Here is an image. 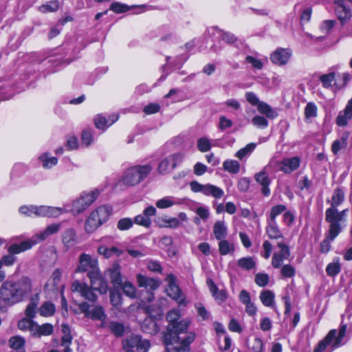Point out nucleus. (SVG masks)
Segmentation results:
<instances>
[{
    "label": "nucleus",
    "instance_id": "nucleus-36",
    "mask_svg": "<svg viewBox=\"0 0 352 352\" xmlns=\"http://www.w3.org/2000/svg\"><path fill=\"white\" fill-rule=\"evenodd\" d=\"M256 107L260 113L264 114L270 119H274L278 116L276 111L265 102L261 101Z\"/></svg>",
    "mask_w": 352,
    "mask_h": 352
},
{
    "label": "nucleus",
    "instance_id": "nucleus-10",
    "mask_svg": "<svg viewBox=\"0 0 352 352\" xmlns=\"http://www.w3.org/2000/svg\"><path fill=\"white\" fill-rule=\"evenodd\" d=\"M123 346L126 352H134L133 348H136L137 352H148L151 344L148 340H142L139 336L132 335L123 341Z\"/></svg>",
    "mask_w": 352,
    "mask_h": 352
},
{
    "label": "nucleus",
    "instance_id": "nucleus-41",
    "mask_svg": "<svg viewBox=\"0 0 352 352\" xmlns=\"http://www.w3.org/2000/svg\"><path fill=\"white\" fill-rule=\"evenodd\" d=\"M274 292L270 290L262 291L259 296V298L263 305L271 307L274 305Z\"/></svg>",
    "mask_w": 352,
    "mask_h": 352
},
{
    "label": "nucleus",
    "instance_id": "nucleus-42",
    "mask_svg": "<svg viewBox=\"0 0 352 352\" xmlns=\"http://www.w3.org/2000/svg\"><path fill=\"white\" fill-rule=\"evenodd\" d=\"M320 81L324 88H329L332 87L333 85L338 87L340 86L336 82V74L334 72H330L329 74L322 75L320 77Z\"/></svg>",
    "mask_w": 352,
    "mask_h": 352
},
{
    "label": "nucleus",
    "instance_id": "nucleus-50",
    "mask_svg": "<svg viewBox=\"0 0 352 352\" xmlns=\"http://www.w3.org/2000/svg\"><path fill=\"white\" fill-rule=\"evenodd\" d=\"M160 223L159 226L162 228H177L180 226V221L178 219L175 217L171 218H163L160 220Z\"/></svg>",
    "mask_w": 352,
    "mask_h": 352
},
{
    "label": "nucleus",
    "instance_id": "nucleus-18",
    "mask_svg": "<svg viewBox=\"0 0 352 352\" xmlns=\"http://www.w3.org/2000/svg\"><path fill=\"white\" fill-rule=\"evenodd\" d=\"M292 56V51L289 48L278 47L270 55L271 61L278 66L285 65Z\"/></svg>",
    "mask_w": 352,
    "mask_h": 352
},
{
    "label": "nucleus",
    "instance_id": "nucleus-16",
    "mask_svg": "<svg viewBox=\"0 0 352 352\" xmlns=\"http://www.w3.org/2000/svg\"><path fill=\"white\" fill-rule=\"evenodd\" d=\"M99 270L98 262L96 258L87 254H82L76 272H95Z\"/></svg>",
    "mask_w": 352,
    "mask_h": 352
},
{
    "label": "nucleus",
    "instance_id": "nucleus-64",
    "mask_svg": "<svg viewBox=\"0 0 352 352\" xmlns=\"http://www.w3.org/2000/svg\"><path fill=\"white\" fill-rule=\"evenodd\" d=\"M252 124L261 129H265L268 126V121L261 116H256L252 119Z\"/></svg>",
    "mask_w": 352,
    "mask_h": 352
},
{
    "label": "nucleus",
    "instance_id": "nucleus-52",
    "mask_svg": "<svg viewBox=\"0 0 352 352\" xmlns=\"http://www.w3.org/2000/svg\"><path fill=\"white\" fill-rule=\"evenodd\" d=\"M59 8L58 1H52L38 7V10L42 13L56 12Z\"/></svg>",
    "mask_w": 352,
    "mask_h": 352
},
{
    "label": "nucleus",
    "instance_id": "nucleus-17",
    "mask_svg": "<svg viewBox=\"0 0 352 352\" xmlns=\"http://www.w3.org/2000/svg\"><path fill=\"white\" fill-rule=\"evenodd\" d=\"M277 247L280 250L274 252L272 258V265L274 268H280L283 261L288 259L290 256L289 248L283 241L278 242Z\"/></svg>",
    "mask_w": 352,
    "mask_h": 352
},
{
    "label": "nucleus",
    "instance_id": "nucleus-53",
    "mask_svg": "<svg viewBox=\"0 0 352 352\" xmlns=\"http://www.w3.org/2000/svg\"><path fill=\"white\" fill-rule=\"evenodd\" d=\"M215 30L218 37L227 43L232 44L236 41V37L230 32H223L219 29H216Z\"/></svg>",
    "mask_w": 352,
    "mask_h": 352
},
{
    "label": "nucleus",
    "instance_id": "nucleus-62",
    "mask_svg": "<svg viewBox=\"0 0 352 352\" xmlns=\"http://www.w3.org/2000/svg\"><path fill=\"white\" fill-rule=\"evenodd\" d=\"M129 9L127 5L119 2H113L110 6V10L118 14L127 12Z\"/></svg>",
    "mask_w": 352,
    "mask_h": 352
},
{
    "label": "nucleus",
    "instance_id": "nucleus-11",
    "mask_svg": "<svg viewBox=\"0 0 352 352\" xmlns=\"http://www.w3.org/2000/svg\"><path fill=\"white\" fill-rule=\"evenodd\" d=\"M165 281L167 283L166 289L167 294L176 300L179 305H186V298L176 283L175 276L172 274H168Z\"/></svg>",
    "mask_w": 352,
    "mask_h": 352
},
{
    "label": "nucleus",
    "instance_id": "nucleus-51",
    "mask_svg": "<svg viewBox=\"0 0 352 352\" xmlns=\"http://www.w3.org/2000/svg\"><path fill=\"white\" fill-rule=\"evenodd\" d=\"M144 331L148 333H155L158 331V327L156 322L151 318L146 319L142 326Z\"/></svg>",
    "mask_w": 352,
    "mask_h": 352
},
{
    "label": "nucleus",
    "instance_id": "nucleus-48",
    "mask_svg": "<svg viewBox=\"0 0 352 352\" xmlns=\"http://www.w3.org/2000/svg\"><path fill=\"white\" fill-rule=\"evenodd\" d=\"M55 306L51 302H44L39 309L40 314L45 317L53 316L55 313Z\"/></svg>",
    "mask_w": 352,
    "mask_h": 352
},
{
    "label": "nucleus",
    "instance_id": "nucleus-32",
    "mask_svg": "<svg viewBox=\"0 0 352 352\" xmlns=\"http://www.w3.org/2000/svg\"><path fill=\"white\" fill-rule=\"evenodd\" d=\"M62 274V271L60 269L55 270L46 283L45 287L51 291L57 290L61 280Z\"/></svg>",
    "mask_w": 352,
    "mask_h": 352
},
{
    "label": "nucleus",
    "instance_id": "nucleus-54",
    "mask_svg": "<svg viewBox=\"0 0 352 352\" xmlns=\"http://www.w3.org/2000/svg\"><path fill=\"white\" fill-rule=\"evenodd\" d=\"M211 147V142L208 138L202 137L197 140V148L199 151L207 152L210 150Z\"/></svg>",
    "mask_w": 352,
    "mask_h": 352
},
{
    "label": "nucleus",
    "instance_id": "nucleus-34",
    "mask_svg": "<svg viewBox=\"0 0 352 352\" xmlns=\"http://www.w3.org/2000/svg\"><path fill=\"white\" fill-rule=\"evenodd\" d=\"M213 233L217 240L225 239L228 234V228L224 221H217L213 226Z\"/></svg>",
    "mask_w": 352,
    "mask_h": 352
},
{
    "label": "nucleus",
    "instance_id": "nucleus-44",
    "mask_svg": "<svg viewBox=\"0 0 352 352\" xmlns=\"http://www.w3.org/2000/svg\"><path fill=\"white\" fill-rule=\"evenodd\" d=\"M318 108L315 103L308 102L305 108V121L311 122L317 116Z\"/></svg>",
    "mask_w": 352,
    "mask_h": 352
},
{
    "label": "nucleus",
    "instance_id": "nucleus-61",
    "mask_svg": "<svg viewBox=\"0 0 352 352\" xmlns=\"http://www.w3.org/2000/svg\"><path fill=\"white\" fill-rule=\"evenodd\" d=\"M34 324V322L32 318H23L18 322V327L21 330H29L32 333V327Z\"/></svg>",
    "mask_w": 352,
    "mask_h": 352
},
{
    "label": "nucleus",
    "instance_id": "nucleus-58",
    "mask_svg": "<svg viewBox=\"0 0 352 352\" xmlns=\"http://www.w3.org/2000/svg\"><path fill=\"white\" fill-rule=\"evenodd\" d=\"M181 317L180 311L177 309H173L170 311L167 316L166 318L168 321L169 324L168 326H171L172 324L174 325L176 323L179 322L178 320Z\"/></svg>",
    "mask_w": 352,
    "mask_h": 352
},
{
    "label": "nucleus",
    "instance_id": "nucleus-43",
    "mask_svg": "<svg viewBox=\"0 0 352 352\" xmlns=\"http://www.w3.org/2000/svg\"><path fill=\"white\" fill-rule=\"evenodd\" d=\"M39 160L42 163V165L45 168H51L52 167L54 166L58 162L57 158L52 156L48 153L42 154L39 157Z\"/></svg>",
    "mask_w": 352,
    "mask_h": 352
},
{
    "label": "nucleus",
    "instance_id": "nucleus-12",
    "mask_svg": "<svg viewBox=\"0 0 352 352\" xmlns=\"http://www.w3.org/2000/svg\"><path fill=\"white\" fill-rule=\"evenodd\" d=\"M335 12L341 24H346L351 17V0H334Z\"/></svg>",
    "mask_w": 352,
    "mask_h": 352
},
{
    "label": "nucleus",
    "instance_id": "nucleus-60",
    "mask_svg": "<svg viewBox=\"0 0 352 352\" xmlns=\"http://www.w3.org/2000/svg\"><path fill=\"white\" fill-rule=\"evenodd\" d=\"M82 144L85 146H89L93 142V134L90 129L83 130L81 135Z\"/></svg>",
    "mask_w": 352,
    "mask_h": 352
},
{
    "label": "nucleus",
    "instance_id": "nucleus-7",
    "mask_svg": "<svg viewBox=\"0 0 352 352\" xmlns=\"http://www.w3.org/2000/svg\"><path fill=\"white\" fill-rule=\"evenodd\" d=\"M19 212L27 217H57L64 214L67 210L59 207L47 206H23L19 208Z\"/></svg>",
    "mask_w": 352,
    "mask_h": 352
},
{
    "label": "nucleus",
    "instance_id": "nucleus-2",
    "mask_svg": "<svg viewBox=\"0 0 352 352\" xmlns=\"http://www.w3.org/2000/svg\"><path fill=\"white\" fill-rule=\"evenodd\" d=\"M348 209L338 211L334 207H330L327 209L325 212L326 221L329 223V238L334 240L340 233L342 229L346 226Z\"/></svg>",
    "mask_w": 352,
    "mask_h": 352
},
{
    "label": "nucleus",
    "instance_id": "nucleus-20",
    "mask_svg": "<svg viewBox=\"0 0 352 352\" xmlns=\"http://www.w3.org/2000/svg\"><path fill=\"white\" fill-rule=\"evenodd\" d=\"M156 213V208L153 206H149L143 210L142 214H138L135 217L134 223L148 228L151 225V217L155 216Z\"/></svg>",
    "mask_w": 352,
    "mask_h": 352
},
{
    "label": "nucleus",
    "instance_id": "nucleus-15",
    "mask_svg": "<svg viewBox=\"0 0 352 352\" xmlns=\"http://www.w3.org/2000/svg\"><path fill=\"white\" fill-rule=\"evenodd\" d=\"M88 277L90 279L91 288L92 290L97 291L102 294H104L107 292L108 285L102 277L100 270L95 272H89Z\"/></svg>",
    "mask_w": 352,
    "mask_h": 352
},
{
    "label": "nucleus",
    "instance_id": "nucleus-14",
    "mask_svg": "<svg viewBox=\"0 0 352 352\" xmlns=\"http://www.w3.org/2000/svg\"><path fill=\"white\" fill-rule=\"evenodd\" d=\"M184 155L179 153L168 156L159 164V173L162 175L170 173L178 164L182 163Z\"/></svg>",
    "mask_w": 352,
    "mask_h": 352
},
{
    "label": "nucleus",
    "instance_id": "nucleus-28",
    "mask_svg": "<svg viewBox=\"0 0 352 352\" xmlns=\"http://www.w3.org/2000/svg\"><path fill=\"white\" fill-rule=\"evenodd\" d=\"M352 118V98L348 102L344 110L340 111L336 119V123L340 126H344Z\"/></svg>",
    "mask_w": 352,
    "mask_h": 352
},
{
    "label": "nucleus",
    "instance_id": "nucleus-40",
    "mask_svg": "<svg viewBox=\"0 0 352 352\" xmlns=\"http://www.w3.org/2000/svg\"><path fill=\"white\" fill-rule=\"evenodd\" d=\"M219 241L218 248L221 255L225 256L234 252V245L233 243L229 242L225 239Z\"/></svg>",
    "mask_w": 352,
    "mask_h": 352
},
{
    "label": "nucleus",
    "instance_id": "nucleus-38",
    "mask_svg": "<svg viewBox=\"0 0 352 352\" xmlns=\"http://www.w3.org/2000/svg\"><path fill=\"white\" fill-rule=\"evenodd\" d=\"M122 290L123 293L131 299H134L137 297V289L135 285L130 281H124L122 283L121 285H119Z\"/></svg>",
    "mask_w": 352,
    "mask_h": 352
},
{
    "label": "nucleus",
    "instance_id": "nucleus-56",
    "mask_svg": "<svg viewBox=\"0 0 352 352\" xmlns=\"http://www.w3.org/2000/svg\"><path fill=\"white\" fill-rule=\"evenodd\" d=\"M109 329L116 336H122L124 331L123 324L117 322H111L109 324Z\"/></svg>",
    "mask_w": 352,
    "mask_h": 352
},
{
    "label": "nucleus",
    "instance_id": "nucleus-6",
    "mask_svg": "<svg viewBox=\"0 0 352 352\" xmlns=\"http://www.w3.org/2000/svg\"><path fill=\"white\" fill-rule=\"evenodd\" d=\"M99 195L100 191L98 189L84 191L78 198L73 201L70 209L66 206H64L63 208L67 210L66 212L70 211L74 215H78L85 211L97 199Z\"/></svg>",
    "mask_w": 352,
    "mask_h": 352
},
{
    "label": "nucleus",
    "instance_id": "nucleus-4",
    "mask_svg": "<svg viewBox=\"0 0 352 352\" xmlns=\"http://www.w3.org/2000/svg\"><path fill=\"white\" fill-rule=\"evenodd\" d=\"M112 214V208L102 205L94 210L86 219L84 228L87 233H93L100 226L107 222Z\"/></svg>",
    "mask_w": 352,
    "mask_h": 352
},
{
    "label": "nucleus",
    "instance_id": "nucleus-9",
    "mask_svg": "<svg viewBox=\"0 0 352 352\" xmlns=\"http://www.w3.org/2000/svg\"><path fill=\"white\" fill-rule=\"evenodd\" d=\"M190 187L194 192H201L206 196H212L215 199H220L224 195L223 190L212 184H201L197 181L190 183Z\"/></svg>",
    "mask_w": 352,
    "mask_h": 352
},
{
    "label": "nucleus",
    "instance_id": "nucleus-37",
    "mask_svg": "<svg viewBox=\"0 0 352 352\" xmlns=\"http://www.w3.org/2000/svg\"><path fill=\"white\" fill-rule=\"evenodd\" d=\"M98 252L104 257L108 258L113 256H120L122 254L121 250L116 247L109 248L106 245L102 244L98 248Z\"/></svg>",
    "mask_w": 352,
    "mask_h": 352
},
{
    "label": "nucleus",
    "instance_id": "nucleus-8",
    "mask_svg": "<svg viewBox=\"0 0 352 352\" xmlns=\"http://www.w3.org/2000/svg\"><path fill=\"white\" fill-rule=\"evenodd\" d=\"M190 322L187 320H183L174 325L168 326L167 332L164 336V342L165 345H173L175 343H179L189 333H187L188 327Z\"/></svg>",
    "mask_w": 352,
    "mask_h": 352
},
{
    "label": "nucleus",
    "instance_id": "nucleus-39",
    "mask_svg": "<svg viewBox=\"0 0 352 352\" xmlns=\"http://www.w3.org/2000/svg\"><path fill=\"white\" fill-rule=\"evenodd\" d=\"M223 168L230 174H237L240 171V163L237 160L228 159L223 162Z\"/></svg>",
    "mask_w": 352,
    "mask_h": 352
},
{
    "label": "nucleus",
    "instance_id": "nucleus-46",
    "mask_svg": "<svg viewBox=\"0 0 352 352\" xmlns=\"http://www.w3.org/2000/svg\"><path fill=\"white\" fill-rule=\"evenodd\" d=\"M344 200V192L340 188H336L333 193L331 201V207L337 208Z\"/></svg>",
    "mask_w": 352,
    "mask_h": 352
},
{
    "label": "nucleus",
    "instance_id": "nucleus-1",
    "mask_svg": "<svg viewBox=\"0 0 352 352\" xmlns=\"http://www.w3.org/2000/svg\"><path fill=\"white\" fill-rule=\"evenodd\" d=\"M31 290V281L28 278H22L16 283L4 282L0 287V311L5 310L6 306L21 301Z\"/></svg>",
    "mask_w": 352,
    "mask_h": 352
},
{
    "label": "nucleus",
    "instance_id": "nucleus-63",
    "mask_svg": "<svg viewBox=\"0 0 352 352\" xmlns=\"http://www.w3.org/2000/svg\"><path fill=\"white\" fill-rule=\"evenodd\" d=\"M346 146V138H342L340 140H337L333 142L331 150L332 152L336 155L342 148H344Z\"/></svg>",
    "mask_w": 352,
    "mask_h": 352
},
{
    "label": "nucleus",
    "instance_id": "nucleus-23",
    "mask_svg": "<svg viewBox=\"0 0 352 352\" xmlns=\"http://www.w3.org/2000/svg\"><path fill=\"white\" fill-rule=\"evenodd\" d=\"M300 162V158L298 157L285 158L279 163L278 168L284 173H290L299 167Z\"/></svg>",
    "mask_w": 352,
    "mask_h": 352
},
{
    "label": "nucleus",
    "instance_id": "nucleus-19",
    "mask_svg": "<svg viewBox=\"0 0 352 352\" xmlns=\"http://www.w3.org/2000/svg\"><path fill=\"white\" fill-rule=\"evenodd\" d=\"M71 289L73 292L78 293L87 300L95 302L97 299V296L93 292L92 289L85 283L76 280L72 283Z\"/></svg>",
    "mask_w": 352,
    "mask_h": 352
},
{
    "label": "nucleus",
    "instance_id": "nucleus-27",
    "mask_svg": "<svg viewBox=\"0 0 352 352\" xmlns=\"http://www.w3.org/2000/svg\"><path fill=\"white\" fill-rule=\"evenodd\" d=\"M62 241L66 250L73 248L78 243L76 232L74 228L67 229L62 235Z\"/></svg>",
    "mask_w": 352,
    "mask_h": 352
},
{
    "label": "nucleus",
    "instance_id": "nucleus-5",
    "mask_svg": "<svg viewBox=\"0 0 352 352\" xmlns=\"http://www.w3.org/2000/svg\"><path fill=\"white\" fill-rule=\"evenodd\" d=\"M152 169L150 164L131 166L124 173L122 181L125 185L135 186L144 181Z\"/></svg>",
    "mask_w": 352,
    "mask_h": 352
},
{
    "label": "nucleus",
    "instance_id": "nucleus-59",
    "mask_svg": "<svg viewBox=\"0 0 352 352\" xmlns=\"http://www.w3.org/2000/svg\"><path fill=\"white\" fill-rule=\"evenodd\" d=\"M110 300L113 307H118L122 305V296L118 291H111Z\"/></svg>",
    "mask_w": 352,
    "mask_h": 352
},
{
    "label": "nucleus",
    "instance_id": "nucleus-3",
    "mask_svg": "<svg viewBox=\"0 0 352 352\" xmlns=\"http://www.w3.org/2000/svg\"><path fill=\"white\" fill-rule=\"evenodd\" d=\"M347 330L346 324L342 323L338 331L336 329H331L323 340L320 341L314 352H323L327 347H329L331 351L340 347L344 344L342 342L346 336Z\"/></svg>",
    "mask_w": 352,
    "mask_h": 352
},
{
    "label": "nucleus",
    "instance_id": "nucleus-26",
    "mask_svg": "<svg viewBox=\"0 0 352 352\" xmlns=\"http://www.w3.org/2000/svg\"><path fill=\"white\" fill-rule=\"evenodd\" d=\"M36 244V241H34L31 238L30 240L22 241L20 243H14L8 247V251L11 254H18L28 250H30Z\"/></svg>",
    "mask_w": 352,
    "mask_h": 352
},
{
    "label": "nucleus",
    "instance_id": "nucleus-57",
    "mask_svg": "<svg viewBox=\"0 0 352 352\" xmlns=\"http://www.w3.org/2000/svg\"><path fill=\"white\" fill-rule=\"evenodd\" d=\"M9 344L11 348L18 350L24 346L25 340L20 336H13L9 340Z\"/></svg>",
    "mask_w": 352,
    "mask_h": 352
},
{
    "label": "nucleus",
    "instance_id": "nucleus-35",
    "mask_svg": "<svg viewBox=\"0 0 352 352\" xmlns=\"http://www.w3.org/2000/svg\"><path fill=\"white\" fill-rule=\"evenodd\" d=\"M195 334L190 332L185 338H184L179 343V346H175L174 349L176 352H190V344L194 341Z\"/></svg>",
    "mask_w": 352,
    "mask_h": 352
},
{
    "label": "nucleus",
    "instance_id": "nucleus-45",
    "mask_svg": "<svg viewBox=\"0 0 352 352\" xmlns=\"http://www.w3.org/2000/svg\"><path fill=\"white\" fill-rule=\"evenodd\" d=\"M256 145L254 143H249L245 147L239 150L234 155L239 160H242L243 158L248 157L254 151Z\"/></svg>",
    "mask_w": 352,
    "mask_h": 352
},
{
    "label": "nucleus",
    "instance_id": "nucleus-55",
    "mask_svg": "<svg viewBox=\"0 0 352 352\" xmlns=\"http://www.w3.org/2000/svg\"><path fill=\"white\" fill-rule=\"evenodd\" d=\"M286 209V206L282 204H278L272 207L270 213L269 219L267 220L276 221V217L285 212Z\"/></svg>",
    "mask_w": 352,
    "mask_h": 352
},
{
    "label": "nucleus",
    "instance_id": "nucleus-21",
    "mask_svg": "<svg viewBox=\"0 0 352 352\" xmlns=\"http://www.w3.org/2000/svg\"><path fill=\"white\" fill-rule=\"evenodd\" d=\"M118 119L116 114L109 115L107 117L102 114H98L94 119L96 127L102 131H105L108 127L111 126Z\"/></svg>",
    "mask_w": 352,
    "mask_h": 352
},
{
    "label": "nucleus",
    "instance_id": "nucleus-29",
    "mask_svg": "<svg viewBox=\"0 0 352 352\" xmlns=\"http://www.w3.org/2000/svg\"><path fill=\"white\" fill-rule=\"evenodd\" d=\"M107 274L114 286L122 285L123 281L121 274V267L119 263H114L113 266L107 270Z\"/></svg>",
    "mask_w": 352,
    "mask_h": 352
},
{
    "label": "nucleus",
    "instance_id": "nucleus-25",
    "mask_svg": "<svg viewBox=\"0 0 352 352\" xmlns=\"http://www.w3.org/2000/svg\"><path fill=\"white\" fill-rule=\"evenodd\" d=\"M183 204V199L174 197L166 196L158 199L156 203V207L159 209H166L174 206H179Z\"/></svg>",
    "mask_w": 352,
    "mask_h": 352
},
{
    "label": "nucleus",
    "instance_id": "nucleus-31",
    "mask_svg": "<svg viewBox=\"0 0 352 352\" xmlns=\"http://www.w3.org/2000/svg\"><path fill=\"white\" fill-rule=\"evenodd\" d=\"M256 181L262 186V192L265 196H268L270 194V190L268 187L270 181L268 175L264 168L261 172L255 175Z\"/></svg>",
    "mask_w": 352,
    "mask_h": 352
},
{
    "label": "nucleus",
    "instance_id": "nucleus-33",
    "mask_svg": "<svg viewBox=\"0 0 352 352\" xmlns=\"http://www.w3.org/2000/svg\"><path fill=\"white\" fill-rule=\"evenodd\" d=\"M266 233L269 238L272 239H283V235L280 230L276 221L267 220Z\"/></svg>",
    "mask_w": 352,
    "mask_h": 352
},
{
    "label": "nucleus",
    "instance_id": "nucleus-49",
    "mask_svg": "<svg viewBox=\"0 0 352 352\" xmlns=\"http://www.w3.org/2000/svg\"><path fill=\"white\" fill-rule=\"evenodd\" d=\"M340 270L341 267L338 258L335 259L332 263H329L326 267L327 274L329 276H336L340 273Z\"/></svg>",
    "mask_w": 352,
    "mask_h": 352
},
{
    "label": "nucleus",
    "instance_id": "nucleus-13",
    "mask_svg": "<svg viewBox=\"0 0 352 352\" xmlns=\"http://www.w3.org/2000/svg\"><path fill=\"white\" fill-rule=\"evenodd\" d=\"M78 308L86 317L90 318L92 320H99L102 322L106 320L107 316L101 305H95L91 309H90L89 304L83 302L78 304Z\"/></svg>",
    "mask_w": 352,
    "mask_h": 352
},
{
    "label": "nucleus",
    "instance_id": "nucleus-30",
    "mask_svg": "<svg viewBox=\"0 0 352 352\" xmlns=\"http://www.w3.org/2000/svg\"><path fill=\"white\" fill-rule=\"evenodd\" d=\"M53 333V326L50 323H45L39 325L34 322L32 327V335L34 336L41 337L50 336Z\"/></svg>",
    "mask_w": 352,
    "mask_h": 352
},
{
    "label": "nucleus",
    "instance_id": "nucleus-24",
    "mask_svg": "<svg viewBox=\"0 0 352 352\" xmlns=\"http://www.w3.org/2000/svg\"><path fill=\"white\" fill-rule=\"evenodd\" d=\"M61 223H54L48 226L43 231L34 235L32 238L34 241H36V244L42 241L45 240L48 236L52 235L59 231Z\"/></svg>",
    "mask_w": 352,
    "mask_h": 352
},
{
    "label": "nucleus",
    "instance_id": "nucleus-22",
    "mask_svg": "<svg viewBox=\"0 0 352 352\" xmlns=\"http://www.w3.org/2000/svg\"><path fill=\"white\" fill-rule=\"evenodd\" d=\"M136 278L138 285L140 287H144L150 291L155 290L160 285V282L158 280L147 277L141 274H138Z\"/></svg>",
    "mask_w": 352,
    "mask_h": 352
},
{
    "label": "nucleus",
    "instance_id": "nucleus-47",
    "mask_svg": "<svg viewBox=\"0 0 352 352\" xmlns=\"http://www.w3.org/2000/svg\"><path fill=\"white\" fill-rule=\"evenodd\" d=\"M237 265L243 270H251L255 267L256 263L253 258L248 256L239 259L237 261Z\"/></svg>",
    "mask_w": 352,
    "mask_h": 352
}]
</instances>
